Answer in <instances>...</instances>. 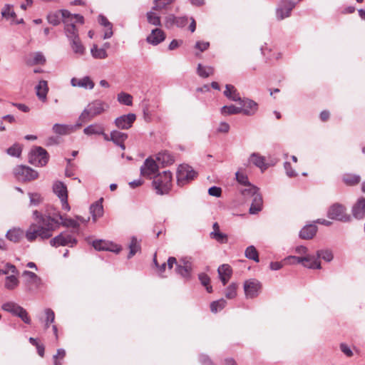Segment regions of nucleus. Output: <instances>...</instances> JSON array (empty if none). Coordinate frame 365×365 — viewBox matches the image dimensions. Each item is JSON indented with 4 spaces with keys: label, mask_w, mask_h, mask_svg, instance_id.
<instances>
[{
    "label": "nucleus",
    "mask_w": 365,
    "mask_h": 365,
    "mask_svg": "<svg viewBox=\"0 0 365 365\" xmlns=\"http://www.w3.org/2000/svg\"><path fill=\"white\" fill-rule=\"evenodd\" d=\"M33 217L38 223L42 224H46L48 218L53 220L55 221V230L59 227L60 220H63L60 212L52 205H48L44 213L38 210L34 211Z\"/></svg>",
    "instance_id": "4"
},
{
    "label": "nucleus",
    "mask_w": 365,
    "mask_h": 365,
    "mask_svg": "<svg viewBox=\"0 0 365 365\" xmlns=\"http://www.w3.org/2000/svg\"><path fill=\"white\" fill-rule=\"evenodd\" d=\"M24 232L21 228H13L9 230L6 237V238L14 242H18L24 236Z\"/></svg>",
    "instance_id": "35"
},
{
    "label": "nucleus",
    "mask_w": 365,
    "mask_h": 365,
    "mask_svg": "<svg viewBox=\"0 0 365 365\" xmlns=\"http://www.w3.org/2000/svg\"><path fill=\"white\" fill-rule=\"evenodd\" d=\"M53 190L60 199L62 209L69 211L71 208L68 202V190L66 185L61 181H56L53 185Z\"/></svg>",
    "instance_id": "12"
},
{
    "label": "nucleus",
    "mask_w": 365,
    "mask_h": 365,
    "mask_svg": "<svg viewBox=\"0 0 365 365\" xmlns=\"http://www.w3.org/2000/svg\"><path fill=\"white\" fill-rule=\"evenodd\" d=\"M236 179L237 182L242 185H247L250 184L248 181L247 176L240 172H237L236 174Z\"/></svg>",
    "instance_id": "61"
},
{
    "label": "nucleus",
    "mask_w": 365,
    "mask_h": 365,
    "mask_svg": "<svg viewBox=\"0 0 365 365\" xmlns=\"http://www.w3.org/2000/svg\"><path fill=\"white\" fill-rule=\"evenodd\" d=\"M102 200L103 199L101 198L100 200L96 201L90 207V212L91 214L93 222H96L99 217L103 216V207L102 205Z\"/></svg>",
    "instance_id": "27"
},
{
    "label": "nucleus",
    "mask_w": 365,
    "mask_h": 365,
    "mask_svg": "<svg viewBox=\"0 0 365 365\" xmlns=\"http://www.w3.org/2000/svg\"><path fill=\"white\" fill-rule=\"evenodd\" d=\"M21 307H22L14 302H6L1 305V309L4 311L9 312L15 316Z\"/></svg>",
    "instance_id": "40"
},
{
    "label": "nucleus",
    "mask_w": 365,
    "mask_h": 365,
    "mask_svg": "<svg viewBox=\"0 0 365 365\" xmlns=\"http://www.w3.org/2000/svg\"><path fill=\"white\" fill-rule=\"evenodd\" d=\"M212 228L213 231L211 232L210 237L220 243H227L228 240L227 235L220 232L217 222L213 224Z\"/></svg>",
    "instance_id": "28"
},
{
    "label": "nucleus",
    "mask_w": 365,
    "mask_h": 365,
    "mask_svg": "<svg viewBox=\"0 0 365 365\" xmlns=\"http://www.w3.org/2000/svg\"><path fill=\"white\" fill-rule=\"evenodd\" d=\"M297 2L292 0H284L281 2L276 10V16L278 20H282L290 16L292 10L294 8Z\"/></svg>",
    "instance_id": "15"
},
{
    "label": "nucleus",
    "mask_w": 365,
    "mask_h": 365,
    "mask_svg": "<svg viewBox=\"0 0 365 365\" xmlns=\"http://www.w3.org/2000/svg\"><path fill=\"white\" fill-rule=\"evenodd\" d=\"M353 216L359 220L365 217V197H360L352 207Z\"/></svg>",
    "instance_id": "22"
},
{
    "label": "nucleus",
    "mask_w": 365,
    "mask_h": 365,
    "mask_svg": "<svg viewBox=\"0 0 365 365\" xmlns=\"http://www.w3.org/2000/svg\"><path fill=\"white\" fill-rule=\"evenodd\" d=\"M219 277L223 285H225L232 275V269L230 265L224 264L218 267Z\"/></svg>",
    "instance_id": "26"
},
{
    "label": "nucleus",
    "mask_w": 365,
    "mask_h": 365,
    "mask_svg": "<svg viewBox=\"0 0 365 365\" xmlns=\"http://www.w3.org/2000/svg\"><path fill=\"white\" fill-rule=\"evenodd\" d=\"M14 174L19 181H31L38 178V173L24 165H18L14 169Z\"/></svg>",
    "instance_id": "10"
},
{
    "label": "nucleus",
    "mask_w": 365,
    "mask_h": 365,
    "mask_svg": "<svg viewBox=\"0 0 365 365\" xmlns=\"http://www.w3.org/2000/svg\"><path fill=\"white\" fill-rule=\"evenodd\" d=\"M240 103V108L241 110V113H243L245 115H253L256 113L258 110V104L249 98L242 99Z\"/></svg>",
    "instance_id": "18"
},
{
    "label": "nucleus",
    "mask_w": 365,
    "mask_h": 365,
    "mask_svg": "<svg viewBox=\"0 0 365 365\" xmlns=\"http://www.w3.org/2000/svg\"><path fill=\"white\" fill-rule=\"evenodd\" d=\"M175 0H153V10H162L171 4Z\"/></svg>",
    "instance_id": "48"
},
{
    "label": "nucleus",
    "mask_w": 365,
    "mask_h": 365,
    "mask_svg": "<svg viewBox=\"0 0 365 365\" xmlns=\"http://www.w3.org/2000/svg\"><path fill=\"white\" fill-rule=\"evenodd\" d=\"M47 19L49 24L56 26L60 24V18L56 14H50L47 16Z\"/></svg>",
    "instance_id": "62"
},
{
    "label": "nucleus",
    "mask_w": 365,
    "mask_h": 365,
    "mask_svg": "<svg viewBox=\"0 0 365 365\" xmlns=\"http://www.w3.org/2000/svg\"><path fill=\"white\" fill-rule=\"evenodd\" d=\"M46 224L32 223L25 232L26 238L29 242H33L37 237L42 240L48 239L52 236L53 232L55 230V221L51 218L47 220Z\"/></svg>",
    "instance_id": "1"
},
{
    "label": "nucleus",
    "mask_w": 365,
    "mask_h": 365,
    "mask_svg": "<svg viewBox=\"0 0 365 365\" xmlns=\"http://www.w3.org/2000/svg\"><path fill=\"white\" fill-rule=\"evenodd\" d=\"M155 11L156 10H153L152 9L150 11L147 12V21L151 25L160 26H161L160 16L157 13H155Z\"/></svg>",
    "instance_id": "39"
},
{
    "label": "nucleus",
    "mask_w": 365,
    "mask_h": 365,
    "mask_svg": "<svg viewBox=\"0 0 365 365\" xmlns=\"http://www.w3.org/2000/svg\"><path fill=\"white\" fill-rule=\"evenodd\" d=\"M224 95L233 101H241V97L234 86L227 84L225 86Z\"/></svg>",
    "instance_id": "36"
},
{
    "label": "nucleus",
    "mask_w": 365,
    "mask_h": 365,
    "mask_svg": "<svg viewBox=\"0 0 365 365\" xmlns=\"http://www.w3.org/2000/svg\"><path fill=\"white\" fill-rule=\"evenodd\" d=\"M153 185L157 194H168L172 187V173L170 171H163L155 175Z\"/></svg>",
    "instance_id": "3"
},
{
    "label": "nucleus",
    "mask_w": 365,
    "mask_h": 365,
    "mask_svg": "<svg viewBox=\"0 0 365 365\" xmlns=\"http://www.w3.org/2000/svg\"><path fill=\"white\" fill-rule=\"evenodd\" d=\"M247 187L243 189L242 190V194L245 197H254L255 194L259 193V190L257 187L252 185L250 184L247 185Z\"/></svg>",
    "instance_id": "50"
},
{
    "label": "nucleus",
    "mask_w": 365,
    "mask_h": 365,
    "mask_svg": "<svg viewBox=\"0 0 365 365\" xmlns=\"http://www.w3.org/2000/svg\"><path fill=\"white\" fill-rule=\"evenodd\" d=\"M262 204L263 200L260 193L255 194V195L253 197L252 202L250 207V213L252 215L258 213L262 209Z\"/></svg>",
    "instance_id": "30"
},
{
    "label": "nucleus",
    "mask_w": 365,
    "mask_h": 365,
    "mask_svg": "<svg viewBox=\"0 0 365 365\" xmlns=\"http://www.w3.org/2000/svg\"><path fill=\"white\" fill-rule=\"evenodd\" d=\"M237 284L235 283H232L230 284L225 292V295L227 299H234L237 296Z\"/></svg>",
    "instance_id": "51"
},
{
    "label": "nucleus",
    "mask_w": 365,
    "mask_h": 365,
    "mask_svg": "<svg viewBox=\"0 0 365 365\" xmlns=\"http://www.w3.org/2000/svg\"><path fill=\"white\" fill-rule=\"evenodd\" d=\"M220 113L222 115H230L241 113L240 106H235L234 105L225 106L221 108Z\"/></svg>",
    "instance_id": "42"
},
{
    "label": "nucleus",
    "mask_w": 365,
    "mask_h": 365,
    "mask_svg": "<svg viewBox=\"0 0 365 365\" xmlns=\"http://www.w3.org/2000/svg\"><path fill=\"white\" fill-rule=\"evenodd\" d=\"M91 56L96 59H105L108 57V53L105 48H98L96 44H93L91 48Z\"/></svg>",
    "instance_id": "38"
},
{
    "label": "nucleus",
    "mask_w": 365,
    "mask_h": 365,
    "mask_svg": "<svg viewBox=\"0 0 365 365\" xmlns=\"http://www.w3.org/2000/svg\"><path fill=\"white\" fill-rule=\"evenodd\" d=\"M61 14L65 25L64 31L68 39L71 40L79 36L78 31L73 22H72V19H69V17L71 16V14L68 10H62Z\"/></svg>",
    "instance_id": "11"
},
{
    "label": "nucleus",
    "mask_w": 365,
    "mask_h": 365,
    "mask_svg": "<svg viewBox=\"0 0 365 365\" xmlns=\"http://www.w3.org/2000/svg\"><path fill=\"white\" fill-rule=\"evenodd\" d=\"M53 131L58 135H67L74 130V126L56 123L53 125Z\"/></svg>",
    "instance_id": "37"
},
{
    "label": "nucleus",
    "mask_w": 365,
    "mask_h": 365,
    "mask_svg": "<svg viewBox=\"0 0 365 365\" xmlns=\"http://www.w3.org/2000/svg\"><path fill=\"white\" fill-rule=\"evenodd\" d=\"M103 128L104 126L101 123H93L83 129V133L88 136L93 135H100L103 134Z\"/></svg>",
    "instance_id": "29"
},
{
    "label": "nucleus",
    "mask_w": 365,
    "mask_h": 365,
    "mask_svg": "<svg viewBox=\"0 0 365 365\" xmlns=\"http://www.w3.org/2000/svg\"><path fill=\"white\" fill-rule=\"evenodd\" d=\"M250 161L257 167L259 168L261 170H264L267 168L264 163V158L258 154L253 153L250 158Z\"/></svg>",
    "instance_id": "43"
},
{
    "label": "nucleus",
    "mask_w": 365,
    "mask_h": 365,
    "mask_svg": "<svg viewBox=\"0 0 365 365\" xmlns=\"http://www.w3.org/2000/svg\"><path fill=\"white\" fill-rule=\"evenodd\" d=\"M286 174L289 178H293L297 175V173L292 168L291 165L289 162H285L284 164Z\"/></svg>",
    "instance_id": "63"
},
{
    "label": "nucleus",
    "mask_w": 365,
    "mask_h": 365,
    "mask_svg": "<svg viewBox=\"0 0 365 365\" xmlns=\"http://www.w3.org/2000/svg\"><path fill=\"white\" fill-rule=\"evenodd\" d=\"M317 227L314 225L304 226L299 232V237L302 239H312L317 233Z\"/></svg>",
    "instance_id": "31"
},
{
    "label": "nucleus",
    "mask_w": 365,
    "mask_h": 365,
    "mask_svg": "<svg viewBox=\"0 0 365 365\" xmlns=\"http://www.w3.org/2000/svg\"><path fill=\"white\" fill-rule=\"evenodd\" d=\"M30 203L33 205H37L42 201V197L38 193H29Z\"/></svg>",
    "instance_id": "60"
},
{
    "label": "nucleus",
    "mask_w": 365,
    "mask_h": 365,
    "mask_svg": "<svg viewBox=\"0 0 365 365\" xmlns=\"http://www.w3.org/2000/svg\"><path fill=\"white\" fill-rule=\"evenodd\" d=\"M140 246L139 242H138L136 237H133L131 238V242L129 245V254L128 257L130 258L133 256H134L139 250H140Z\"/></svg>",
    "instance_id": "46"
},
{
    "label": "nucleus",
    "mask_w": 365,
    "mask_h": 365,
    "mask_svg": "<svg viewBox=\"0 0 365 365\" xmlns=\"http://www.w3.org/2000/svg\"><path fill=\"white\" fill-rule=\"evenodd\" d=\"M19 281L18 278L12 274L6 277L4 287L9 290H13L19 286Z\"/></svg>",
    "instance_id": "41"
},
{
    "label": "nucleus",
    "mask_w": 365,
    "mask_h": 365,
    "mask_svg": "<svg viewBox=\"0 0 365 365\" xmlns=\"http://www.w3.org/2000/svg\"><path fill=\"white\" fill-rule=\"evenodd\" d=\"M7 153L14 157H19L21 153V147L19 144H14L7 149Z\"/></svg>",
    "instance_id": "56"
},
{
    "label": "nucleus",
    "mask_w": 365,
    "mask_h": 365,
    "mask_svg": "<svg viewBox=\"0 0 365 365\" xmlns=\"http://www.w3.org/2000/svg\"><path fill=\"white\" fill-rule=\"evenodd\" d=\"M118 101L125 106H131L133 103V97L128 93L122 92L118 95Z\"/></svg>",
    "instance_id": "49"
},
{
    "label": "nucleus",
    "mask_w": 365,
    "mask_h": 365,
    "mask_svg": "<svg viewBox=\"0 0 365 365\" xmlns=\"http://www.w3.org/2000/svg\"><path fill=\"white\" fill-rule=\"evenodd\" d=\"M48 160V154L42 147H35L29 154V162L35 165L43 167Z\"/></svg>",
    "instance_id": "7"
},
{
    "label": "nucleus",
    "mask_w": 365,
    "mask_h": 365,
    "mask_svg": "<svg viewBox=\"0 0 365 365\" xmlns=\"http://www.w3.org/2000/svg\"><path fill=\"white\" fill-rule=\"evenodd\" d=\"M197 74L202 78H207L214 73V68L211 66L205 67L201 63L197 66Z\"/></svg>",
    "instance_id": "45"
},
{
    "label": "nucleus",
    "mask_w": 365,
    "mask_h": 365,
    "mask_svg": "<svg viewBox=\"0 0 365 365\" xmlns=\"http://www.w3.org/2000/svg\"><path fill=\"white\" fill-rule=\"evenodd\" d=\"M175 264V272L185 278H188L192 269V262L187 259H182L180 264L177 263L176 258L170 257L168 259V269H171L173 265Z\"/></svg>",
    "instance_id": "5"
},
{
    "label": "nucleus",
    "mask_w": 365,
    "mask_h": 365,
    "mask_svg": "<svg viewBox=\"0 0 365 365\" xmlns=\"http://www.w3.org/2000/svg\"><path fill=\"white\" fill-rule=\"evenodd\" d=\"M93 247L98 251H110L118 253L120 250V247L111 242L103 240H94Z\"/></svg>",
    "instance_id": "19"
},
{
    "label": "nucleus",
    "mask_w": 365,
    "mask_h": 365,
    "mask_svg": "<svg viewBox=\"0 0 365 365\" xmlns=\"http://www.w3.org/2000/svg\"><path fill=\"white\" fill-rule=\"evenodd\" d=\"M61 222H60V225H62L64 227H72L73 229L78 230L79 227L78 222L73 219L71 218H63V220H60Z\"/></svg>",
    "instance_id": "52"
},
{
    "label": "nucleus",
    "mask_w": 365,
    "mask_h": 365,
    "mask_svg": "<svg viewBox=\"0 0 365 365\" xmlns=\"http://www.w3.org/2000/svg\"><path fill=\"white\" fill-rule=\"evenodd\" d=\"M196 175L197 173L192 167L182 164L177 170V183L179 186H184L192 181Z\"/></svg>",
    "instance_id": "6"
},
{
    "label": "nucleus",
    "mask_w": 365,
    "mask_h": 365,
    "mask_svg": "<svg viewBox=\"0 0 365 365\" xmlns=\"http://www.w3.org/2000/svg\"><path fill=\"white\" fill-rule=\"evenodd\" d=\"M71 85L73 87L82 88L86 90H92L95 86V83L93 80L88 76H83L81 78L75 77L72 78L71 79Z\"/></svg>",
    "instance_id": "21"
},
{
    "label": "nucleus",
    "mask_w": 365,
    "mask_h": 365,
    "mask_svg": "<svg viewBox=\"0 0 365 365\" xmlns=\"http://www.w3.org/2000/svg\"><path fill=\"white\" fill-rule=\"evenodd\" d=\"M176 24V16L173 14L167 16L165 19V26L166 28L170 29Z\"/></svg>",
    "instance_id": "59"
},
{
    "label": "nucleus",
    "mask_w": 365,
    "mask_h": 365,
    "mask_svg": "<svg viewBox=\"0 0 365 365\" xmlns=\"http://www.w3.org/2000/svg\"><path fill=\"white\" fill-rule=\"evenodd\" d=\"M321 257L327 262H330L333 259V255L330 251H318L317 257H316L318 260Z\"/></svg>",
    "instance_id": "57"
},
{
    "label": "nucleus",
    "mask_w": 365,
    "mask_h": 365,
    "mask_svg": "<svg viewBox=\"0 0 365 365\" xmlns=\"http://www.w3.org/2000/svg\"><path fill=\"white\" fill-rule=\"evenodd\" d=\"M158 171V166L153 158H147L140 168V173L143 176L148 178H152Z\"/></svg>",
    "instance_id": "17"
},
{
    "label": "nucleus",
    "mask_w": 365,
    "mask_h": 365,
    "mask_svg": "<svg viewBox=\"0 0 365 365\" xmlns=\"http://www.w3.org/2000/svg\"><path fill=\"white\" fill-rule=\"evenodd\" d=\"M226 304L227 302L224 299L214 301L210 304V310L212 312L216 313L222 310L226 306Z\"/></svg>",
    "instance_id": "47"
},
{
    "label": "nucleus",
    "mask_w": 365,
    "mask_h": 365,
    "mask_svg": "<svg viewBox=\"0 0 365 365\" xmlns=\"http://www.w3.org/2000/svg\"><path fill=\"white\" fill-rule=\"evenodd\" d=\"M35 88L38 98L42 102H46L48 92L47 81L44 80L40 81Z\"/></svg>",
    "instance_id": "25"
},
{
    "label": "nucleus",
    "mask_w": 365,
    "mask_h": 365,
    "mask_svg": "<svg viewBox=\"0 0 365 365\" xmlns=\"http://www.w3.org/2000/svg\"><path fill=\"white\" fill-rule=\"evenodd\" d=\"M45 314L46 317L45 322V328L48 329L50 324L53 323L55 319V314L53 311L49 308L45 309Z\"/></svg>",
    "instance_id": "55"
},
{
    "label": "nucleus",
    "mask_w": 365,
    "mask_h": 365,
    "mask_svg": "<svg viewBox=\"0 0 365 365\" xmlns=\"http://www.w3.org/2000/svg\"><path fill=\"white\" fill-rule=\"evenodd\" d=\"M22 275L25 277L24 284L29 292L38 290L43 284L41 279L33 272L25 270Z\"/></svg>",
    "instance_id": "9"
},
{
    "label": "nucleus",
    "mask_w": 365,
    "mask_h": 365,
    "mask_svg": "<svg viewBox=\"0 0 365 365\" xmlns=\"http://www.w3.org/2000/svg\"><path fill=\"white\" fill-rule=\"evenodd\" d=\"M136 119V115L134 113H128L123 115L115 120V125L120 129L130 128Z\"/></svg>",
    "instance_id": "20"
},
{
    "label": "nucleus",
    "mask_w": 365,
    "mask_h": 365,
    "mask_svg": "<svg viewBox=\"0 0 365 365\" xmlns=\"http://www.w3.org/2000/svg\"><path fill=\"white\" fill-rule=\"evenodd\" d=\"M77 243V240L71 235L62 232L57 235L50 241V244L53 247L58 246H70L73 247Z\"/></svg>",
    "instance_id": "14"
},
{
    "label": "nucleus",
    "mask_w": 365,
    "mask_h": 365,
    "mask_svg": "<svg viewBox=\"0 0 365 365\" xmlns=\"http://www.w3.org/2000/svg\"><path fill=\"white\" fill-rule=\"evenodd\" d=\"M312 260V264H304L305 267L309 269H320V262L315 256L313 255H306L304 257H296V256H288L285 257L283 260L284 264H302L304 261Z\"/></svg>",
    "instance_id": "8"
},
{
    "label": "nucleus",
    "mask_w": 365,
    "mask_h": 365,
    "mask_svg": "<svg viewBox=\"0 0 365 365\" xmlns=\"http://www.w3.org/2000/svg\"><path fill=\"white\" fill-rule=\"evenodd\" d=\"M46 63V58L41 52H35L33 53L34 65H43Z\"/></svg>",
    "instance_id": "54"
},
{
    "label": "nucleus",
    "mask_w": 365,
    "mask_h": 365,
    "mask_svg": "<svg viewBox=\"0 0 365 365\" xmlns=\"http://www.w3.org/2000/svg\"><path fill=\"white\" fill-rule=\"evenodd\" d=\"M1 16L6 20L11 21V24H13L14 20L16 19V14L11 4H6L1 10Z\"/></svg>",
    "instance_id": "34"
},
{
    "label": "nucleus",
    "mask_w": 365,
    "mask_h": 365,
    "mask_svg": "<svg viewBox=\"0 0 365 365\" xmlns=\"http://www.w3.org/2000/svg\"><path fill=\"white\" fill-rule=\"evenodd\" d=\"M16 316L20 317L22 321L26 323V324H30L31 323V319L30 317H29V314H28V312H26V310L21 307L19 311L18 312V313L16 314Z\"/></svg>",
    "instance_id": "58"
},
{
    "label": "nucleus",
    "mask_w": 365,
    "mask_h": 365,
    "mask_svg": "<svg viewBox=\"0 0 365 365\" xmlns=\"http://www.w3.org/2000/svg\"><path fill=\"white\" fill-rule=\"evenodd\" d=\"M344 182L348 185H354L360 181V177L356 175H346L344 176Z\"/></svg>",
    "instance_id": "53"
},
{
    "label": "nucleus",
    "mask_w": 365,
    "mask_h": 365,
    "mask_svg": "<svg viewBox=\"0 0 365 365\" xmlns=\"http://www.w3.org/2000/svg\"><path fill=\"white\" fill-rule=\"evenodd\" d=\"M128 138L126 133H122L118 130H113L110 132V140L116 145L119 146L122 150L125 149L124 142Z\"/></svg>",
    "instance_id": "24"
},
{
    "label": "nucleus",
    "mask_w": 365,
    "mask_h": 365,
    "mask_svg": "<svg viewBox=\"0 0 365 365\" xmlns=\"http://www.w3.org/2000/svg\"><path fill=\"white\" fill-rule=\"evenodd\" d=\"M2 274H7L9 273L16 274L18 272L16 267L11 264H6L4 269L1 270Z\"/></svg>",
    "instance_id": "64"
},
{
    "label": "nucleus",
    "mask_w": 365,
    "mask_h": 365,
    "mask_svg": "<svg viewBox=\"0 0 365 365\" xmlns=\"http://www.w3.org/2000/svg\"><path fill=\"white\" fill-rule=\"evenodd\" d=\"M156 160L163 165L173 164L175 161L173 156L168 151H162L157 154Z\"/></svg>",
    "instance_id": "32"
},
{
    "label": "nucleus",
    "mask_w": 365,
    "mask_h": 365,
    "mask_svg": "<svg viewBox=\"0 0 365 365\" xmlns=\"http://www.w3.org/2000/svg\"><path fill=\"white\" fill-rule=\"evenodd\" d=\"M329 218L334 220L346 222L349 220V216L346 213L345 207L340 204L332 205L327 212Z\"/></svg>",
    "instance_id": "13"
},
{
    "label": "nucleus",
    "mask_w": 365,
    "mask_h": 365,
    "mask_svg": "<svg viewBox=\"0 0 365 365\" xmlns=\"http://www.w3.org/2000/svg\"><path fill=\"white\" fill-rule=\"evenodd\" d=\"M261 289L260 283L256 279L247 280L244 284L245 294L247 298L256 297Z\"/></svg>",
    "instance_id": "16"
},
{
    "label": "nucleus",
    "mask_w": 365,
    "mask_h": 365,
    "mask_svg": "<svg viewBox=\"0 0 365 365\" xmlns=\"http://www.w3.org/2000/svg\"><path fill=\"white\" fill-rule=\"evenodd\" d=\"M165 38L164 31L160 29L152 30L150 34L147 37V41L152 45H158Z\"/></svg>",
    "instance_id": "23"
},
{
    "label": "nucleus",
    "mask_w": 365,
    "mask_h": 365,
    "mask_svg": "<svg viewBox=\"0 0 365 365\" xmlns=\"http://www.w3.org/2000/svg\"><path fill=\"white\" fill-rule=\"evenodd\" d=\"M71 47L74 53L82 56L84 54L86 48L82 44L79 36L69 40Z\"/></svg>",
    "instance_id": "33"
},
{
    "label": "nucleus",
    "mask_w": 365,
    "mask_h": 365,
    "mask_svg": "<svg viewBox=\"0 0 365 365\" xmlns=\"http://www.w3.org/2000/svg\"><path fill=\"white\" fill-rule=\"evenodd\" d=\"M108 108V105L106 103L101 100L93 101L82 111L78 118L81 123H77L76 126L81 127L83 122L90 121L96 116L105 112Z\"/></svg>",
    "instance_id": "2"
},
{
    "label": "nucleus",
    "mask_w": 365,
    "mask_h": 365,
    "mask_svg": "<svg viewBox=\"0 0 365 365\" xmlns=\"http://www.w3.org/2000/svg\"><path fill=\"white\" fill-rule=\"evenodd\" d=\"M245 255L247 258L254 260L256 262L259 261L258 252L253 245L247 247Z\"/></svg>",
    "instance_id": "44"
}]
</instances>
